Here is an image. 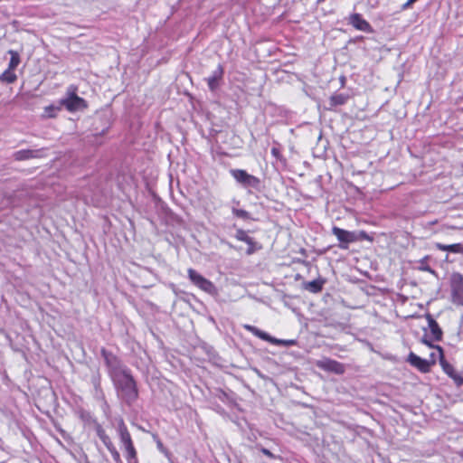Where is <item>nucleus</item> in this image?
Segmentation results:
<instances>
[{
    "label": "nucleus",
    "instance_id": "obj_1",
    "mask_svg": "<svg viewBox=\"0 0 463 463\" xmlns=\"http://www.w3.org/2000/svg\"><path fill=\"white\" fill-rule=\"evenodd\" d=\"M118 398L128 404H132L138 397L137 383L130 374V371L112 380Z\"/></svg>",
    "mask_w": 463,
    "mask_h": 463
},
{
    "label": "nucleus",
    "instance_id": "obj_2",
    "mask_svg": "<svg viewBox=\"0 0 463 463\" xmlns=\"http://www.w3.org/2000/svg\"><path fill=\"white\" fill-rule=\"evenodd\" d=\"M118 432L120 438V441L127 452V460L128 463H133L137 459V451L134 448L130 433L128 430L123 419L119 420Z\"/></svg>",
    "mask_w": 463,
    "mask_h": 463
},
{
    "label": "nucleus",
    "instance_id": "obj_3",
    "mask_svg": "<svg viewBox=\"0 0 463 463\" xmlns=\"http://www.w3.org/2000/svg\"><path fill=\"white\" fill-rule=\"evenodd\" d=\"M101 354L104 357L106 365L109 369V373L112 380L129 371L113 354L109 353L105 349H102Z\"/></svg>",
    "mask_w": 463,
    "mask_h": 463
},
{
    "label": "nucleus",
    "instance_id": "obj_4",
    "mask_svg": "<svg viewBox=\"0 0 463 463\" xmlns=\"http://www.w3.org/2000/svg\"><path fill=\"white\" fill-rule=\"evenodd\" d=\"M451 299L458 306H463V275L453 272L449 278Z\"/></svg>",
    "mask_w": 463,
    "mask_h": 463
},
{
    "label": "nucleus",
    "instance_id": "obj_5",
    "mask_svg": "<svg viewBox=\"0 0 463 463\" xmlns=\"http://www.w3.org/2000/svg\"><path fill=\"white\" fill-rule=\"evenodd\" d=\"M243 327L248 332L253 334L255 336H257L262 340H265L272 345H283V346H291V345H296V340H293V339L284 340V339L275 338V337L269 335L268 333H266L251 325H244Z\"/></svg>",
    "mask_w": 463,
    "mask_h": 463
},
{
    "label": "nucleus",
    "instance_id": "obj_6",
    "mask_svg": "<svg viewBox=\"0 0 463 463\" xmlns=\"http://www.w3.org/2000/svg\"><path fill=\"white\" fill-rule=\"evenodd\" d=\"M187 273L190 280L200 289L211 295L216 294V288L212 281L203 277L194 269H188Z\"/></svg>",
    "mask_w": 463,
    "mask_h": 463
},
{
    "label": "nucleus",
    "instance_id": "obj_7",
    "mask_svg": "<svg viewBox=\"0 0 463 463\" xmlns=\"http://www.w3.org/2000/svg\"><path fill=\"white\" fill-rule=\"evenodd\" d=\"M232 176L244 187H251L258 189L260 184V181L258 177L248 174L242 169H232L230 171Z\"/></svg>",
    "mask_w": 463,
    "mask_h": 463
},
{
    "label": "nucleus",
    "instance_id": "obj_8",
    "mask_svg": "<svg viewBox=\"0 0 463 463\" xmlns=\"http://www.w3.org/2000/svg\"><path fill=\"white\" fill-rule=\"evenodd\" d=\"M332 232L340 241L339 248L343 250L348 249L349 243L358 241L357 232H349L338 227H333Z\"/></svg>",
    "mask_w": 463,
    "mask_h": 463
},
{
    "label": "nucleus",
    "instance_id": "obj_9",
    "mask_svg": "<svg viewBox=\"0 0 463 463\" xmlns=\"http://www.w3.org/2000/svg\"><path fill=\"white\" fill-rule=\"evenodd\" d=\"M316 365L324 371L332 372L336 374H343L345 371L343 364L330 358L317 360Z\"/></svg>",
    "mask_w": 463,
    "mask_h": 463
},
{
    "label": "nucleus",
    "instance_id": "obj_10",
    "mask_svg": "<svg viewBox=\"0 0 463 463\" xmlns=\"http://www.w3.org/2000/svg\"><path fill=\"white\" fill-rule=\"evenodd\" d=\"M349 24H352L355 29L365 32V33H371L372 32V26L370 24L364 20L361 14H353L349 16Z\"/></svg>",
    "mask_w": 463,
    "mask_h": 463
},
{
    "label": "nucleus",
    "instance_id": "obj_11",
    "mask_svg": "<svg viewBox=\"0 0 463 463\" xmlns=\"http://www.w3.org/2000/svg\"><path fill=\"white\" fill-rule=\"evenodd\" d=\"M408 361L412 366L418 368L422 373L429 372L431 366V363H430V361L422 359L413 353L409 354Z\"/></svg>",
    "mask_w": 463,
    "mask_h": 463
},
{
    "label": "nucleus",
    "instance_id": "obj_12",
    "mask_svg": "<svg viewBox=\"0 0 463 463\" xmlns=\"http://www.w3.org/2000/svg\"><path fill=\"white\" fill-rule=\"evenodd\" d=\"M84 99L75 94L74 91L70 93L69 97L62 100V104L70 111H74L84 106Z\"/></svg>",
    "mask_w": 463,
    "mask_h": 463
},
{
    "label": "nucleus",
    "instance_id": "obj_13",
    "mask_svg": "<svg viewBox=\"0 0 463 463\" xmlns=\"http://www.w3.org/2000/svg\"><path fill=\"white\" fill-rule=\"evenodd\" d=\"M223 75V68L221 64L217 66V68L213 71L212 75L207 79V84L209 89L213 91L219 86V81L222 78Z\"/></svg>",
    "mask_w": 463,
    "mask_h": 463
},
{
    "label": "nucleus",
    "instance_id": "obj_14",
    "mask_svg": "<svg viewBox=\"0 0 463 463\" xmlns=\"http://www.w3.org/2000/svg\"><path fill=\"white\" fill-rule=\"evenodd\" d=\"M440 359V363L442 364V367H443V370L444 372L450 377L454 380L455 383L458 385V386H461L463 385V377L461 375H459L456 370L454 369V367L450 364H449L448 363H446L442 358H439Z\"/></svg>",
    "mask_w": 463,
    "mask_h": 463
},
{
    "label": "nucleus",
    "instance_id": "obj_15",
    "mask_svg": "<svg viewBox=\"0 0 463 463\" xmlns=\"http://www.w3.org/2000/svg\"><path fill=\"white\" fill-rule=\"evenodd\" d=\"M42 150H32V149H26V150H19L14 154V157L15 160L22 161V160H27L30 158H35L42 156Z\"/></svg>",
    "mask_w": 463,
    "mask_h": 463
},
{
    "label": "nucleus",
    "instance_id": "obj_16",
    "mask_svg": "<svg viewBox=\"0 0 463 463\" xmlns=\"http://www.w3.org/2000/svg\"><path fill=\"white\" fill-rule=\"evenodd\" d=\"M427 319L433 339L435 341L441 340L443 333L437 321L434 318H432V317L430 315L427 316Z\"/></svg>",
    "mask_w": 463,
    "mask_h": 463
},
{
    "label": "nucleus",
    "instance_id": "obj_17",
    "mask_svg": "<svg viewBox=\"0 0 463 463\" xmlns=\"http://www.w3.org/2000/svg\"><path fill=\"white\" fill-rule=\"evenodd\" d=\"M436 248L443 251H449L452 253H463V245L461 243L446 245L438 242L436 243Z\"/></svg>",
    "mask_w": 463,
    "mask_h": 463
},
{
    "label": "nucleus",
    "instance_id": "obj_18",
    "mask_svg": "<svg viewBox=\"0 0 463 463\" xmlns=\"http://www.w3.org/2000/svg\"><path fill=\"white\" fill-rule=\"evenodd\" d=\"M95 430L97 436L100 439L107 449L113 445L110 438L107 435L105 430L100 425H97Z\"/></svg>",
    "mask_w": 463,
    "mask_h": 463
},
{
    "label": "nucleus",
    "instance_id": "obj_19",
    "mask_svg": "<svg viewBox=\"0 0 463 463\" xmlns=\"http://www.w3.org/2000/svg\"><path fill=\"white\" fill-rule=\"evenodd\" d=\"M16 74L14 73V70L6 69L1 75H0V81L5 82V83H13L16 80Z\"/></svg>",
    "mask_w": 463,
    "mask_h": 463
},
{
    "label": "nucleus",
    "instance_id": "obj_20",
    "mask_svg": "<svg viewBox=\"0 0 463 463\" xmlns=\"http://www.w3.org/2000/svg\"><path fill=\"white\" fill-rule=\"evenodd\" d=\"M348 98L349 97L346 94H343V93L335 94V95L331 96V98H330V105L331 106L344 105L346 103Z\"/></svg>",
    "mask_w": 463,
    "mask_h": 463
},
{
    "label": "nucleus",
    "instance_id": "obj_21",
    "mask_svg": "<svg viewBox=\"0 0 463 463\" xmlns=\"http://www.w3.org/2000/svg\"><path fill=\"white\" fill-rule=\"evenodd\" d=\"M8 53L11 55V59L8 64V69L15 70L20 63V56L17 52L10 50Z\"/></svg>",
    "mask_w": 463,
    "mask_h": 463
},
{
    "label": "nucleus",
    "instance_id": "obj_22",
    "mask_svg": "<svg viewBox=\"0 0 463 463\" xmlns=\"http://www.w3.org/2000/svg\"><path fill=\"white\" fill-rule=\"evenodd\" d=\"M235 238L238 241H244L250 245L253 244V240L250 238L247 232L243 230H238L235 234Z\"/></svg>",
    "mask_w": 463,
    "mask_h": 463
},
{
    "label": "nucleus",
    "instance_id": "obj_23",
    "mask_svg": "<svg viewBox=\"0 0 463 463\" xmlns=\"http://www.w3.org/2000/svg\"><path fill=\"white\" fill-rule=\"evenodd\" d=\"M306 289L317 293L322 289V282L320 280H312L307 283Z\"/></svg>",
    "mask_w": 463,
    "mask_h": 463
},
{
    "label": "nucleus",
    "instance_id": "obj_24",
    "mask_svg": "<svg viewBox=\"0 0 463 463\" xmlns=\"http://www.w3.org/2000/svg\"><path fill=\"white\" fill-rule=\"evenodd\" d=\"M108 450L110 452L112 458L116 463H123L120 455L114 445H111L109 448H108Z\"/></svg>",
    "mask_w": 463,
    "mask_h": 463
},
{
    "label": "nucleus",
    "instance_id": "obj_25",
    "mask_svg": "<svg viewBox=\"0 0 463 463\" xmlns=\"http://www.w3.org/2000/svg\"><path fill=\"white\" fill-rule=\"evenodd\" d=\"M232 213L235 216L241 218V219H249V217H250V213L247 211L241 210V209L233 208Z\"/></svg>",
    "mask_w": 463,
    "mask_h": 463
},
{
    "label": "nucleus",
    "instance_id": "obj_26",
    "mask_svg": "<svg viewBox=\"0 0 463 463\" xmlns=\"http://www.w3.org/2000/svg\"><path fill=\"white\" fill-rule=\"evenodd\" d=\"M422 343H424L425 345H427L428 346L431 347V348H435L438 352V354H439V358H442L443 357V351H442V348L439 345H433L430 344V342L427 339H422Z\"/></svg>",
    "mask_w": 463,
    "mask_h": 463
},
{
    "label": "nucleus",
    "instance_id": "obj_27",
    "mask_svg": "<svg viewBox=\"0 0 463 463\" xmlns=\"http://www.w3.org/2000/svg\"><path fill=\"white\" fill-rule=\"evenodd\" d=\"M425 259H423L420 263L421 266L420 267V270L430 272L432 275H436V271L432 269L429 265L424 264Z\"/></svg>",
    "mask_w": 463,
    "mask_h": 463
},
{
    "label": "nucleus",
    "instance_id": "obj_28",
    "mask_svg": "<svg viewBox=\"0 0 463 463\" xmlns=\"http://www.w3.org/2000/svg\"><path fill=\"white\" fill-rule=\"evenodd\" d=\"M357 235H358V241L363 240V239H366V240L369 239V236L367 235V233L365 232H360L359 233H357Z\"/></svg>",
    "mask_w": 463,
    "mask_h": 463
},
{
    "label": "nucleus",
    "instance_id": "obj_29",
    "mask_svg": "<svg viewBox=\"0 0 463 463\" xmlns=\"http://www.w3.org/2000/svg\"><path fill=\"white\" fill-rule=\"evenodd\" d=\"M437 355L439 356V354H438V352H437V351H436V353H431V354H430V358H431V359H430V363H431V365H432V364H434L436 363V356H437Z\"/></svg>",
    "mask_w": 463,
    "mask_h": 463
},
{
    "label": "nucleus",
    "instance_id": "obj_30",
    "mask_svg": "<svg viewBox=\"0 0 463 463\" xmlns=\"http://www.w3.org/2000/svg\"><path fill=\"white\" fill-rule=\"evenodd\" d=\"M417 0H408L404 5H403V8H408L409 6H411L414 2H416Z\"/></svg>",
    "mask_w": 463,
    "mask_h": 463
},
{
    "label": "nucleus",
    "instance_id": "obj_31",
    "mask_svg": "<svg viewBox=\"0 0 463 463\" xmlns=\"http://www.w3.org/2000/svg\"><path fill=\"white\" fill-rule=\"evenodd\" d=\"M271 154H272L274 156L279 157V150L278 148H276V147H273V148L271 149Z\"/></svg>",
    "mask_w": 463,
    "mask_h": 463
},
{
    "label": "nucleus",
    "instance_id": "obj_32",
    "mask_svg": "<svg viewBox=\"0 0 463 463\" xmlns=\"http://www.w3.org/2000/svg\"><path fill=\"white\" fill-rule=\"evenodd\" d=\"M262 452L265 455L269 456V457H272L273 456L272 453L269 449H262Z\"/></svg>",
    "mask_w": 463,
    "mask_h": 463
},
{
    "label": "nucleus",
    "instance_id": "obj_33",
    "mask_svg": "<svg viewBox=\"0 0 463 463\" xmlns=\"http://www.w3.org/2000/svg\"><path fill=\"white\" fill-rule=\"evenodd\" d=\"M55 109L53 107H48L46 108V112H49V111H54Z\"/></svg>",
    "mask_w": 463,
    "mask_h": 463
},
{
    "label": "nucleus",
    "instance_id": "obj_34",
    "mask_svg": "<svg viewBox=\"0 0 463 463\" xmlns=\"http://www.w3.org/2000/svg\"><path fill=\"white\" fill-rule=\"evenodd\" d=\"M458 456L463 459V449L458 452Z\"/></svg>",
    "mask_w": 463,
    "mask_h": 463
},
{
    "label": "nucleus",
    "instance_id": "obj_35",
    "mask_svg": "<svg viewBox=\"0 0 463 463\" xmlns=\"http://www.w3.org/2000/svg\"><path fill=\"white\" fill-rule=\"evenodd\" d=\"M48 117H49V118H52V117H54V114H52V113H48Z\"/></svg>",
    "mask_w": 463,
    "mask_h": 463
},
{
    "label": "nucleus",
    "instance_id": "obj_36",
    "mask_svg": "<svg viewBox=\"0 0 463 463\" xmlns=\"http://www.w3.org/2000/svg\"><path fill=\"white\" fill-rule=\"evenodd\" d=\"M157 446H158V448H160V449H161V448H162V443H161V442H158V443H157Z\"/></svg>",
    "mask_w": 463,
    "mask_h": 463
}]
</instances>
